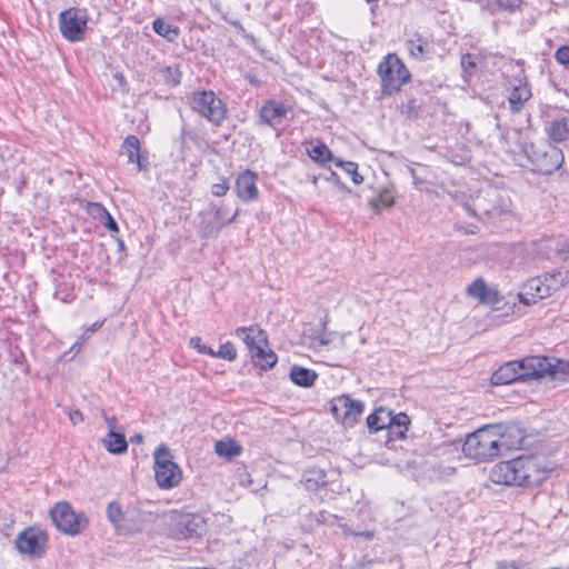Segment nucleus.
I'll use <instances>...</instances> for the list:
<instances>
[{"label": "nucleus", "mask_w": 569, "mask_h": 569, "mask_svg": "<svg viewBox=\"0 0 569 569\" xmlns=\"http://www.w3.org/2000/svg\"><path fill=\"white\" fill-rule=\"evenodd\" d=\"M523 151L535 173L550 176L562 169L563 151L549 141L531 142L525 146Z\"/></svg>", "instance_id": "obj_1"}, {"label": "nucleus", "mask_w": 569, "mask_h": 569, "mask_svg": "<svg viewBox=\"0 0 569 569\" xmlns=\"http://www.w3.org/2000/svg\"><path fill=\"white\" fill-rule=\"evenodd\" d=\"M532 460L518 457L509 461H501L492 467L490 480L497 485L505 486H529L531 481Z\"/></svg>", "instance_id": "obj_2"}, {"label": "nucleus", "mask_w": 569, "mask_h": 569, "mask_svg": "<svg viewBox=\"0 0 569 569\" xmlns=\"http://www.w3.org/2000/svg\"><path fill=\"white\" fill-rule=\"evenodd\" d=\"M498 438L492 425L483 426L469 433L463 442L462 452L469 459L488 461L500 456Z\"/></svg>", "instance_id": "obj_3"}, {"label": "nucleus", "mask_w": 569, "mask_h": 569, "mask_svg": "<svg viewBox=\"0 0 569 569\" xmlns=\"http://www.w3.org/2000/svg\"><path fill=\"white\" fill-rule=\"evenodd\" d=\"M377 72L381 79V92L389 97L398 93L411 79L408 68L396 53H388L379 63Z\"/></svg>", "instance_id": "obj_4"}, {"label": "nucleus", "mask_w": 569, "mask_h": 569, "mask_svg": "<svg viewBox=\"0 0 569 569\" xmlns=\"http://www.w3.org/2000/svg\"><path fill=\"white\" fill-rule=\"evenodd\" d=\"M156 480L160 488L170 489L181 481V469L172 460L170 449L160 445L154 452Z\"/></svg>", "instance_id": "obj_5"}, {"label": "nucleus", "mask_w": 569, "mask_h": 569, "mask_svg": "<svg viewBox=\"0 0 569 569\" xmlns=\"http://www.w3.org/2000/svg\"><path fill=\"white\" fill-rule=\"evenodd\" d=\"M190 106L193 111L214 126H219L227 116L226 104L211 90L193 92Z\"/></svg>", "instance_id": "obj_6"}, {"label": "nucleus", "mask_w": 569, "mask_h": 569, "mask_svg": "<svg viewBox=\"0 0 569 569\" xmlns=\"http://www.w3.org/2000/svg\"><path fill=\"white\" fill-rule=\"evenodd\" d=\"M50 517L57 529L66 535L76 536L88 525L82 513H76L68 502H58L50 510Z\"/></svg>", "instance_id": "obj_7"}, {"label": "nucleus", "mask_w": 569, "mask_h": 569, "mask_svg": "<svg viewBox=\"0 0 569 569\" xmlns=\"http://www.w3.org/2000/svg\"><path fill=\"white\" fill-rule=\"evenodd\" d=\"M88 16L84 10L69 8L59 14V29L64 39L79 42L84 39Z\"/></svg>", "instance_id": "obj_8"}, {"label": "nucleus", "mask_w": 569, "mask_h": 569, "mask_svg": "<svg viewBox=\"0 0 569 569\" xmlns=\"http://www.w3.org/2000/svg\"><path fill=\"white\" fill-rule=\"evenodd\" d=\"M48 535L39 527L31 526L18 533L14 546L17 550L30 558H41L47 548Z\"/></svg>", "instance_id": "obj_9"}, {"label": "nucleus", "mask_w": 569, "mask_h": 569, "mask_svg": "<svg viewBox=\"0 0 569 569\" xmlns=\"http://www.w3.org/2000/svg\"><path fill=\"white\" fill-rule=\"evenodd\" d=\"M528 363L531 366L533 379L550 377L555 381H566L569 377V360L531 356Z\"/></svg>", "instance_id": "obj_10"}, {"label": "nucleus", "mask_w": 569, "mask_h": 569, "mask_svg": "<svg viewBox=\"0 0 569 569\" xmlns=\"http://www.w3.org/2000/svg\"><path fill=\"white\" fill-rule=\"evenodd\" d=\"M529 360H531V356L521 360L509 361L500 366L491 375V383L495 386L509 385L519 380L533 378V375L531 373V366L528 363Z\"/></svg>", "instance_id": "obj_11"}, {"label": "nucleus", "mask_w": 569, "mask_h": 569, "mask_svg": "<svg viewBox=\"0 0 569 569\" xmlns=\"http://www.w3.org/2000/svg\"><path fill=\"white\" fill-rule=\"evenodd\" d=\"M365 410L360 400H353L350 396L343 395L332 401L331 411L337 420L345 427H353Z\"/></svg>", "instance_id": "obj_12"}, {"label": "nucleus", "mask_w": 569, "mask_h": 569, "mask_svg": "<svg viewBox=\"0 0 569 569\" xmlns=\"http://www.w3.org/2000/svg\"><path fill=\"white\" fill-rule=\"evenodd\" d=\"M492 428H495V435L498 438L497 445L500 456L503 452L522 447L526 437L523 430L517 423H497L492 425Z\"/></svg>", "instance_id": "obj_13"}, {"label": "nucleus", "mask_w": 569, "mask_h": 569, "mask_svg": "<svg viewBox=\"0 0 569 569\" xmlns=\"http://www.w3.org/2000/svg\"><path fill=\"white\" fill-rule=\"evenodd\" d=\"M257 173L249 169L243 170L237 174L234 182V191L241 201L252 202L259 198V189L257 187Z\"/></svg>", "instance_id": "obj_14"}, {"label": "nucleus", "mask_w": 569, "mask_h": 569, "mask_svg": "<svg viewBox=\"0 0 569 569\" xmlns=\"http://www.w3.org/2000/svg\"><path fill=\"white\" fill-rule=\"evenodd\" d=\"M239 213V209H237L231 218L226 221L221 220V211L220 209H216L213 214H203L202 220L199 224V234L201 238H213L217 237L220 230L226 226L231 223Z\"/></svg>", "instance_id": "obj_15"}, {"label": "nucleus", "mask_w": 569, "mask_h": 569, "mask_svg": "<svg viewBox=\"0 0 569 569\" xmlns=\"http://www.w3.org/2000/svg\"><path fill=\"white\" fill-rule=\"evenodd\" d=\"M518 296L522 303L529 306L540 299L549 297V291L543 283L542 277L538 276L529 279Z\"/></svg>", "instance_id": "obj_16"}, {"label": "nucleus", "mask_w": 569, "mask_h": 569, "mask_svg": "<svg viewBox=\"0 0 569 569\" xmlns=\"http://www.w3.org/2000/svg\"><path fill=\"white\" fill-rule=\"evenodd\" d=\"M289 108L280 101L268 100L266 101L259 111V123L273 127L282 118H286Z\"/></svg>", "instance_id": "obj_17"}, {"label": "nucleus", "mask_w": 569, "mask_h": 569, "mask_svg": "<svg viewBox=\"0 0 569 569\" xmlns=\"http://www.w3.org/2000/svg\"><path fill=\"white\" fill-rule=\"evenodd\" d=\"M236 335L246 343L250 355L256 351V348L268 347L267 332L256 326L240 327L236 330Z\"/></svg>", "instance_id": "obj_18"}, {"label": "nucleus", "mask_w": 569, "mask_h": 569, "mask_svg": "<svg viewBox=\"0 0 569 569\" xmlns=\"http://www.w3.org/2000/svg\"><path fill=\"white\" fill-rule=\"evenodd\" d=\"M545 132L552 144L562 143L569 138V123L565 117H557L546 121Z\"/></svg>", "instance_id": "obj_19"}, {"label": "nucleus", "mask_w": 569, "mask_h": 569, "mask_svg": "<svg viewBox=\"0 0 569 569\" xmlns=\"http://www.w3.org/2000/svg\"><path fill=\"white\" fill-rule=\"evenodd\" d=\"M177 527L184 538L199 537L206 531V522L203 518L197 513L182 516Z\"/></svg>", "instance_id": "obj_20"}, {"label": "nucleus", "mask_w": 569, "mask_h": 569, "mask_svg": "<svg viewBox=\"0 0 569 569\" xmlns=\"http://www.w3.org/2000/svg\"><path fill=\"white\" fill-rule=\"evenodd\" d=\"M393 420L389 425L387 431V440L386 446L388 448L393 447V441L401 440L406 437V432L408 431V427L410 425V419L407 413L399 412L395 413Z\"/></svg>", "instance_id": "obj_21"}, {"label": "nucleus", "mask_w": 569, "mask_h": 569, "mask_svg": "<svg viewBox=\"0 0 569 569\" xmlns=\"http://www.w3.org/2000/svg\"><path fill=\"white\" fill-rule=\"evenodd\" d=\"M121 152L127 154L129 163H137L139 171L147 169V159L140 154V141L137 136L129 134L123 140Z\"/></svg>", "instance_id": "obj_22"}, {"label": "nucleus", "mask_w": 569, "mask_h": 569, "mask_svg": "<svg viewBox=\"0 0 569 569\" xmlns=\"http://www.w3.org/2000/svg\"><path fill=\"white\" fill-rule=\"evenodd\" d=\"M406 48L413 59L426 60L432 54V48L429 41L419 33H415L411 39L407 40Z\"/></svg>", "instance_id": "obj_23"}, {"label": "nucleus", "mask_w": 569, "mask_h": 569, "mask_svg": "<svg viewBox=\"0 0 569 569\" xmlns=\"http://www.w3.org/2000/svg\"><path fill=\"white\" fill-rule=\"evenodd\" d=\"M422 106V93L420 90H416L415 92H410L406 101L401 102L398 109L401 116L409 120H416L420 117Z\"/></svg>", "instance_id": "obj_24"}, {"label": "nucleus", "mask_w": 569, "mask_h": 569, "mask_svg": "<svg viewBox=\"0 0 569 569\" xmlns=\"http://www.w3.org/2000/svg\"><path fill=\"white\" fill-rule=\"evenodd\" d=\"M393 411L379 407L367 418V427L369 432H378L380 430H387L393 418Z\"/></svg>", "instance_id": "obj_25"}, {"label": "nucleus", "mask_w": 569, "mask_h": 569, "mask_svg": "<svg viewBox=\"0 0 569 569\" xmlns=\"http://www.w3.org/2000/svg\"><path fill=\"white\" fill-rule=\"evenodd\" d=\"M301 482L307 490L317 491L328 485L327 473L319 468L308 469L302 475Z\"/></svg>", "instance_id": "obj_26"}, {"label": "nucleus", "mask_w": 569, "mask_h": 569, "mask_svg": "<svg viewBox=\"0 0 569 569\" xmlns=\"http://www.w3.org/2000/svg\"><path fill=\"white\" fill-rule=\"evenodd\" d=\"M530 98H531V90H530L528 83L520 82L518 86H515L508 97V101H509L511 111L513 113L520 112L525 102H527Z\"/></svg>", "instance_id": "obj_27"}, {"label": "nucleus", "mask_w": 569, "mask_h": 569, "mask_svg": "<svg viewBox=\"0 0 569 569\" xmlns=\"http://www.w3.org/2000/svg\"><path fill=\"white\" fill-rule=\"evenodd\" d=\"M102 443L106 450L113 455H121L128 450V441L124 433L116 430H109L102 439Z\"/></svg>", "instance_id": "obj_28"}, {"label": "nucleus", "mask_w": 569, "mask_h": 569, "mask_svg": "<svg viewBox=\"0 0 569 569\" xmlns=\"http://www.w3.org/2000/svg\"><path fill=\"white\" fill-rule=\"evenodd\" d=\"M289 377L295 385L309 388L313 386L318 373L312 369L295 365L290 368Z\"/></svg>", "instance_id": "obj_29"}, {"label": "nucleus", "mask_w": 569, "mask_h": 569, "mask_svg": "<svg viewBox=\"0 0 569 569\" xmlns=\"http://www.w3.org/2000/svg\"><path fill=\"white\" fill-rule=\"evenodd\" d=\"M252 362L259 367L261 370H268L276 366L278 361V356L271 349H267V347L256 348L251 355Z\"/></svg>", "instance_id": "obj_30"}, {"label": "nucleus", "mask_w": 569, "mask_h": 569, "mask_svg": "<svg viewBox=\"0 0 569 569\" xmlns=\"http://www.w3.org/2000/svg\"><path fill=\"white\" fill-rule=\"evenodd\" d=\"M306 150L308 156L319 164H325L329 161L335 162V160H337L327 144L319 140H317L315 146L310 142L309 147H306Z\"/></svg>", "instance_id": "obj_31"}, {"label": "nucleus", "mask_w": 569, "mask_h": 569, "mask_svg": "<svg viewBox=\"0 0 569 569\" xmlns=\"http://www.w3.org/2000/svg\"><path fill=\"white\" fill-rule=\"evenodd\" d=\"M541 277L550 296L552 292L559 290L569 282V269H566L565 271L556 270L552 272H546Z\"/></svg>", "instance_id": "obj_32"}, {"label": "nucleus", "mask_w": 569, "mask_h": 569, "mask_svg": "<svg viewBox=\"0 0 569 569\" xmlns=\"http://www.w3.org/2000/svg\"><path fill=\"white\" fill-rule=\"evenodd\" d=\"M153 31L164 38L169 42H174L180 34V29L177 26L166 22L161 18H157L152 22Z\"/></svg>", "instance_id": "obj_33"}, {"label": "nucleus", "mask_w": 569, "mask_h": 569, "mask_svg": "<svg viewBox=\"0 0 569 569\" xmlns=\"http://www.w3.org/2000/svg\"><path fill=\"white\" fill-rule=\"evenodd\" d=\"M214 451L220 457L231 459L238 456L241 447L234 440H218L214 445Z\"/></svg>", "instance_id": "obj_34"}, {"label": "nucleus", "mask_w": 569, "mask_h": 569, "mask_svg": "<svg viewBox=\"0 0 569 569\" xmlns=\"http://www.w3.org/2000/svg\"><path fill=\"white\" fill-rule=\"evenodd\" d=\"M335 164L348 173L355 184H361L363 182V177L358 172V164L356 162L337 159L335 160Z\"/></svg>", "instance_id": "obj_35"}, {"label": "nucleus", "mask_w": 569, "mask_h": 569, "mask_svg": "<svg viewBox=\"0 0 569 569\" xmlns=\"http://www.w3.org/2000/svg\"><path fill=\"white\" fill-rule=\"evenodd\" d=\"M395 203V198L392 193L385 189L382 190L377 198H372L369 201V206L376 211L379 212L381 207L390 208Z\"/></svg>", "instance_id": "obj_36"}, {"label": "nucleus", "mask_w": 569, "mask_h": 569, "mask_svg": "<svg viewBox=\"0 0 569 569\" xmlns=\"http://www.w3.org/2000/svg\"><path fill=\"white\" fill-rule=\"evenodd\" d=\"M460 64L463 72V78L468 81L476 72L477 61L476 57L471 53H465L461 56Z\"/></svg>", "instance_id": "obj_37"}, {"label": "nucleus", "mask_w": 569, "mask_h": 569, "mask_svg": "<svg viewBox=\"0 0 569 569\" xmlns=\"http://www.w3.org/2000/svg\"><path fill=\"white\" fill-rule=\"evenodd\" d=\"M487 289L488 286L486 284V282L481 278H477L468 286L467 293L470 297L478 299L480 302Z\"/></svg>", "instance_id": "obj_38"}, {"label": "nucleus", "mask_w": 569, "mask_h": 569, "mask_svg": "<svg viewBox=\"0 0 569 569\" xmlns=\"http://www.w3.org/2000/svg\"><path fill=\"white\" fill-rule=\"evenodd\" d=\"M107 517L112 522V525L120 529L121 528V520H122V511L118 503L110 502L107 507Z\"/></svg>", "instance_id": "obj_39"}, {"label": "nucleus", "mask_w": 569, "mask_h": 569, "mask_svg": "<svg viewBox=\"0 0 569 569\" xmlns=\"http://www.w3.org/2000/svg\"><path fill=\"white\" fill-rule=\"evenodd\" d=\"M217 358H221L228 361H233L237 358V350L230 341L223 343L220 346L219 350L217 351Z\"/></svg>", "instance_id": "obj_40"}, {"label": "nucleus", "mask_w": 569, "mask_h": 569, "mask_svg": "<svg viewBox=\"0 0 569 569\" xmlns=\"http://www.w3.org/2000/svg\"><path fill=\"white\" fill-rule=\"evenodd\" d=\"M502 301V297L500 296L499 291L495 288L488 287L486 290V293L483 298L481 299L480 303L492 306L498 308L497 306Z\"/></svg>", "instance_id": "obj_41"}, {"label": "nucleus", "mask_w": 569, "mask_h": 569, "mask_svg": "<svg viewBox=\"0 0 569 569\" xmlns=\"http://www.w3.org/2000/svg\"><path fill=\"white\" fill-rule=\"evenodd\" d=\"M163 77L168 84L176 87L181 82V72L176 67H167L163 70Z\"/></svg>", "instance_id": "obj_42"}, {"label": "nucleus", "mask_w": 569, "mask_h": 569, "mask_svg": "<svg viewBox=\"0 0 569 569\" xmlns=\"http://www.w3.org/2000/svg\"><path fill=\"white\" fill-rule=\"evenodd\" d=\"M87 211L96 219L100 221L103 220V217L108 216V210L98 202H89L87 207Z\"/></svg>", "instance_id": "obj_43"}, {"label": "nucleus", "mask_w": 569, "mask_h": 569, "mask_svg": "<svg viewBox=\"0 0 569 569\" xmlns=\"http://www.w3.org/2000/svg\"><path fill=\"white\" fill-rule=\"evenodd\" d=\"M229 189H230V186H229L227 178L222 177V178H220L219 182L212 184L211 193L216 197H223L228 192Z\"/></svg>", "instance_id": "obj_44"}, {"label": "nucleus", "mask_w": 569, "mask_h": 569, "mask_svg": "<svg viewBox=\"0 0 569 569\" xmlns=\"http://www.w3.org/2000/svg\"><path fill=\"white\" fill-rule=\"evenodd\" d=\"M522 0H497V6L509 12H513L520 8Z\"/></svg>", "instance_id": "obj_45"}, {"label": "nucleus", "mask_w": 569, "mask_h": 569, "mask_svg": "<svg viewBox=\"0 0 569 569\" xmlns=\"http://www.w3.org/2000/svg\"><path fill=\"white\" fill-rule=\"evenodd\" d=\"M555 59L557 62L563 66H569V47L562 46L555 52Z\"/></svg>", "instance_id": "obj_46"}, {"label": "nucleus", "mask_w": 569, "mask_h": 569, "mask_svg": "<svg viewBox=\"0 0 569 569\" xmlns=\"http://www.w3.org/2000/svg\"><path fill=\"white\" fill-rule=\"evenodd\" d=\"M323 179L326 181H329V182H332L335 183L340 190L342 191H347V192H351V190L340 181V178L339 176L337 174V172L330 170L329 173L327 176H323Z\"/></svg>", "instance_id": "obj_47"}, {"label": "nucleus", "mask_w": 569, "mask_h": 569, "mask_svg": "<svg viewBox=\"0 0 569 569\" xmlns=\"http://www.w3.org/2000/svg\"><path fill=\"white\" fill-rule=\"evenodd\" d=\"M103 226L111 232H119V227L117 221L113 219V217L108 212L107 217H103Z\"/></svg>", "instance_id": "obj_48"}, {"label": "nucleus", "mask_w": 569, "mask_h": 569, "mask_svg": "<svg viewBox=\"0 0 569 569\" xmlns=\"http://www.w3.org/2000/svg\"><path fill=\"white\" fill-rule=\"evenodd\" d=\"M410 173L413 179V184L416 189L420 191L427 190V182L423 179L419 178L413 169H410Z\"/></svg>", "instance_id": "obj_49"}, {"label": "nucleus", "mask_w": 569, "mask_h": 569, "mask_svg": "<svg viewBox=\"0 0 569 569\" xmlns=\"http://www.w3.org/2000/svg\"><path fill=\"white\" fill-rule=\"evenodd\" d=\"M496 569H522L520 561H500Z\"/></svg>", "instance_id": "obj_50"}, {"label": "nucleus", "mask_w": 569, "mask_h": 569, "mask_svg": "<svg viewBox=\"0 0 569 569\" xmlns=\"http://www.w3.org/2000/svg\"><path fill=\"white\" fill-rule=\"evenodd\" d=\"M102 326V322H94L91 327L87 328L86 331L82 333V336L80 337L81 340H86L88 339V337L93 333L94 331H97L98 329H100Z\"/></svg>", "instance_id": "obj_51"}, {"label": "nucleus", "mask_w": 569, "mask_h": 569, "mask_svg": "<svg viewBox=\"0 0 569 569\" xmlns=\"http://www.w3.org/2000/svg\"><path fill=\"white\" fill-rule=\"evenodd\" d=\"M103 419L109 428V430H116L117 428V418L114 416H107L104 412H102Z\"/></svg>", "instance_id": "obj_52"}, {"label": "nucleus", "mask_w": 569, "mask_h": 569, "mask_svg": "<svg viewBox=\"0 0 569 569\" xmlns=\"http://www.w3.org/2000/svg\"><path fill=\"white\" fill-rule=\"evenodd\" d=\"M190 346H192L194 349H197V351L201 355H202V348L206 347V345H203L201 342V338H199V337H192L190 339Z\"/></svg>", "instance_id": "obj_53"}, {"label": "nucleus", "mask_w": 569, "mask_h": 569, "mask_svg": "<svg viewBox=\"0 0 569 569\" xmlns=\"http://www.w3.org/2000/svg\"><path fill=\"white\" fill-rule=\"evenodd\" d=\"M70 420L76 425L83 420L82 413L79 410H76L70 413Z\"/></svg>", "instance_id": "obj_54"}, {"label": "nucleus", "mask_w": 569, "mask_h": 569, "mask_svg": "<svg viewBox=\"0 0 569 569\" xmlns=\"http://www.w3.org/2000/svg\"><path fill=\"white\" fill-rule=\"evenodd\" d=\"M507 210H508V204H505L503 208H492L490 210H486V213H488L490 216H496V214H500Z\"/></svg>", "instance_id": "obj_55"}, {"label": "nucleus", "mask_w": 569, "mask_h": 569, "mask_svg": "<svg viewBox=\"0 0 569 569\" xmlns=\"http://www.w3.org/2000/svg\"><path fill=\"white\" fill-rule=\"evenodd\" d=\"M113 78L117 80L120 87H124L127 84L126 78L122 73L117 72L113 74Z\"/></svg>", "instance_id": "obj_56"}, {"label": "nucleus", "mask_w": 569, "mask_h": 569, "mask_svg": "<svg viewBox=\"0 0 569 569\" xmlns=\"http://www.w3.org/2000/svg\"><path fill=\"white\" fill-rule=\"evenodd\" d=\"M217 351H214L211 347L209 346H206L202 348V355H209L211 357H216L217 358Z\"/></svg>", "instance_id": "obj_57"}, {"label": "nucleus", "mask_w": 569, "mask_h": 569, "mask_svg": "<svg viewBox=\"0 0 569 569\" xmlns=\"http://www.w3.org/2000/svg\"><path fill=\"white\" fill-rule=\"evenodd\" d=\"M118 251L123 252L126 250L124 241L120 238H116Z\"/></svg>", "instance_id": "obj_58"}, {"label": "nucleus", "mask_w": 569, "mask_h": 569, "mask_svg": "<svg viewBox=\"0 0 569 569\" xmlns=\"http://www.w3.org/2000/svg\"><path fill=\"white\" fill-rule=\"evenodd\" d=\"M83 341H84V340H81V339L79 338V340H78V341H76V342L73 343V346L71 347V351H73V350H74V351H77V352H78V351L80 350L81 345H82V342H83Z\"/></svg>", "instance_id": "obj_59"}, {"label": "nucleus", "mask_w": 569, "mask_h": 569, "mask_svg": "<svg viewBox=\"0 0 569 569\" xmlns=\"http://www.w3.org/2000/svg\"><path fill=\"white\" fill-rule=\"evenodd\" d=\"M131 442L141 443L143 441V437L140 433L134 435L130 438Z\"/></svg>", "instance_id": "obj_60"}, {"label": "nucleus", "mask_w": 569, "mask_h": 569, "mask_svg": "<svg viewBox=\"0 0 569 569\" xmlns=\"http://www.w3.org/2000/svg\"><path fill=\"white\" fill-rule=\"evenodd\" d=\"M320 178H323V176H322V174H319V176H312V177L310 178V181H311V183H312L315 187H317V186H318V180H319Z\"/></svg>", "instance_id": "obj_61"}, {"label": "nucleus", "mask_w": 569, "mask_h": 569, "mask_svg": "<svg viewBox=\"0 0 569 569\" xmlns=\"http://www.w3.org/2000/svg\"><path fill=\"white\" fill-rule=\"evenodd\" d=\"M23 358H24V357H23V355H22V353H20V356H19V357H16L14 362H16V363H19V362L21 361L20 359H23Z\"/></svg>", "instance_id": "obj_62"}, {"label": "nucleus", "mask_w": 569, "mask_h": 569, "mask_svg": "<svg viewBox=\"0 0 569 569\" xmlns=\"http://www.w3.org/2000/svg\"><path fill=\"white\" fill-rule=\"evenodd\" d=\"M320 343H321V345H327V343H328V340H326V339H323V338H322V339L320 340Z\"/></svg>", "instance_id": "obj_63"}]
</instances>
